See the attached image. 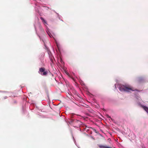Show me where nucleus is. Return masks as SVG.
Masks as SVG:
<instances>
[{
	"instance_id": "f257e3e1",
	"label": "nucleus",
	"mask_w": 148,
	"mask_h": 148,
	"mask_svg": "<svg viewBox=\"0 0 148 148\" xmlns=\"http://www.w3.org/2000/svg\"><path fill=\"white\" fill-rule=\"evenodd\" d=\"M119 88L121 91L130 92V91L137 90H136L134 89V88L129 86L120 85Z\"/></svg>"
},
{
	"instance_id": "f03ea898",
	"label": "nucleus",
	"mask_w": 148,
	"mask_h": 148,
	"mask_svg": "<svg viewBox=\"0 0 148 148\" xmlns=\"http://www.w3.org/2000/svg\"><path fill=\"white\" fill-rule=\"evenodd\" d=\"M45 68H41L40 69L39 71L41 73L43 72L42 74L43 75H46L47 73V71H45Z\"/></svg>"
},
{
	"instance_id": "7ed1b4c3",
	"label": "nucleus",
	"mask_w": 148,
	"mask_h": 148,
	"mask_svg": "<svg viewBox=\"0 0 148 148\" xmlns=\"http://www.w3.org/2000/svg\"><path fill=\"white\" fill-rule=\"evenodd\" d=\"M142 107L148 113V108L144 106H142Z\"/></svg>"
},
{
	"instance_id": "20e7f679",
	"label": "nucleus",
	"mask_w": 148,
	"mask_h": 148,
	"mask_svg": "<svg viewBox=\"0 0 148 148\" xmlns=\"http://www.w3.org/2000/svg\"><path fill=\"white\" fill-rule=\"evenodd\" d=\"M41 19L42 21V22L44 23H45L46 24L47 22L46 21H45V20L44 19V18L43 17L40 18Z\"/></svg>"
},
{
	"instance_id": "39448f33",
	"label": "nucleus",
	"mask_w": 148,
	"mask_h": 148,
	"mask_svg": "<svg viewBox=\"0 0 148 148\" xmlns=\"http://www.w3.org/2000/svg\"><path fill=\"white\" fill-rule=\"evenodd\" d=\"M69 77H70L74 81V78L72 76H71V75H69Z\"/></svg>"
},
{
	"instance_id": "423d86ee",
	"label": "nucleus",
	"mask_w": 148,
	"mask_h": 148,
	"mask_svg": "<svg viewBox=\"0 0 148 148\" xmlns=\"http://www.w3.org/2000/svg\"><path fill=\"white\" fill-rule=\"evenodd\" d=\"M107 117H108V118H110L112 120V119L111 118V117L110 116H109L108 115L107 116Z\"/></svg>"
},
{
	"instance_id": "0eeeda50",
	"label": "nucleus",
	"mask_w": 148,
	"mask_h": 148,
	"mask_svg": "<svg viewBox=\"0 0 148 148\" xmlns=\"http://www.w3.org/2000/svg\"><path fill=\"white\" fill-rule=\"evenodd\" d=\"M40 29H41V30L42 31H44V30H43V29L42 28V27H41V26H40Z\"/></svg>"
},
{
	"instance_id": "6e6552de",
	"label": "nucleus",
	"mask_w": 148,
	"mask_h": 148,
	"mask_svg": "<svg viewBox=\"0 0 148 148\" xmlns=\"http://www.w3.org/2000/svg\"><path fill=\"white\" fill-rule=\"evenodd\" d=\"M51 62H53V60L52 59H51Z\"/></svg>"
},
{
	"instance_id": "1a4fd4ad",
	"label": "nucleus",
	"mask_w": 148,
	"mask_h": 148,
	"mask_svg": "<svg viewBox=\"0 0 148 148\" xmlns=\"http://www.w3.org/2000/svg\"><path fill=\"white\" fill-rule=\"evenodd\" d=\"M73 74L74 75H75V74L74 73H73Z\"/></svg>"
}]
</instances>
